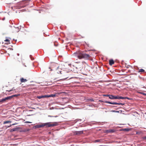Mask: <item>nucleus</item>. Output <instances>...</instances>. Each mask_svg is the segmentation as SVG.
I'll return each instance as SVG.
<instances>
[{"label":"nucleus","instance_id":"f257e3e1","mask_svg":"<svg viewBox=\"0 0 146 146\" xmlns=\"http://www.w3.org/2000/svg\"><path fill=\"white\" fill-rule=\"evenodd\" d=\"M73 55L79 59H84L88 60L90 59V56L89 54H87L81 51H78L74 52Z\"/></svg>","mask_w":146,"mask_h":146},{"label":"nucleus","instance_id":"f03ea898","mask_svg":"<svg viewBox=\"0 0 146 146\" xmlns=\"http://www.w3.org/2000/svg\"><path fill=\"white\" fill-rule=\"evenodd\" d=\"M58 125V123L56 122L50 124V123H43L41 125H37L35 126L36 128H39L44 126H46V127H50L55 126Z\"/></svg>","mask_w":146,"mask_h":146},{"label":"nucleus","instance_id":"7ed1b4c3","mask_svg":"<svg viewBox=\"0 0 146 146\" xmlns=\"http://www.w3.org/2000/svg\"><path fill=\"white\" fill-rule=\"evenodd\" d=\"M60 74H62V76L65 79H67L69 78L70 75V72L64 70H62L59 72Z\"/></svg>","mask_w":146,"mask_h":146},{"label":"nucleus","instance_id":"20e7f679","mask_svg":"<svg viewBox=\"0 0 146 146\" xmlns=\"http://www.w3.org/2000/svg\"><path fill=\"white\" fill-rule=\"evenodd\" d=\"M105 103H106L113 104V105H124V104L122 103H116V102H110L106 101L104 102Z\"/></svg>","mask_w":146,"mask_h":146},{"label":"nucleus","instance_id":"39448f33","mask_svg":"<svg viewBox=\"0 0 146 146\" xmlns=\"http://www.w3.org/2000/svg\"><path fill=\"white\" fill-rule=\"evenodd\" d=\"M114 99H127L128 100H130V99L127 97H123L121 96H114Z\"/></svg>","mask_w":146,"mask_h":146},{"label":"nucleus","instance_id":"423d86ee","mask_svg":"<svg viewBox=\"0 0 146 146\" xmlns=\"http://www.w3.org/2000/svg\"><path fill=\"white\" fill-rule=\"evenodd\" d=\"M11 98V97L9 96L0 100V102H5L6 100L10 99Z\"/></svg>","mask_w":146,"mask_h":146},{"label":"nucleus","instance_id":"0eeeda50","mask_svg":"<svg viewBox=\"0 0 146 146\" xmlns=\"http://www.w3.org/2000/svg\"><path fill=\"white\" fill-rule=\"evenodd\" d=\"M83 133V131H75L74 132V135H79Z\"/></svg>","mask_w":146,"mask_h":146},{"label":"nucleus","instance_id":"6e6552de","mask_svg":"<svg viewBox=\"0 0 146 146\" xmlns=\"http://www.w3.org/2000/svg\"><path fill=\"white\" fill-rule=\"evenodd\" d=\"M115 130L114 129H110L106 130V132L107 133H112L115 132Z\"/></svg>","mask_w":146,"mask_h":146},{"label":"nucleus","instance_id":"1a4fd4ad","mask_svg":"<svg viewBox=\"0 0 146 146\" xmlns=\"http://www.w3.org/2000/svg\"><path fill=\"white\" fill-rule=\"evenodd\" d=\"M48 95H44L42 96H37V98L39 99H40L43 98H48Z\"/></svg>","mask_w":146,"mask_h":146},{"label":"nucleus","instance_id":"9d476101","mask_svg":"<svg viewBox=\"0 0 146 146\" xmlns=\"http://www.w3.org/2000/svg\"><path fill=\"white\" fill-rule=\"evenodd\" d=\"M27 80L26 79L24 78H21L20 79L21 82H25L27 81Z\"/></svg>","mask_w":146,"mask_h":146},{"label":"nucleus","instance_id":"9b49d317","mask_svg":"<svg viewBox=\"0 0 146 146\" xmlns=\"http://www.w3.org/2000/svg\"><path fill=\"white\" fill-rule=\"evenodd\" d=\"M114 61L113 60H109V64L110 65H112L114 64Z\"/></svg>","mask_w":146,"mask_h":146},{"label":"nucleus","instance_id":"f8f14e48","mask_svg":"<svg viewBox=\"0 0 146 146\" xmlns=\"http://www.w3.org/2000/svg\"><path fill=\"white\" fill-rule=\"evenodd\" d=\"M18 128H13L11 130V132H12L14 131H16L17 130Z\"/></svg>","mask_w":146,"mask_h":146},{"label":"nucleus","instance_id":"ddd939ff","mask_svg":"<svg viewBox=\"0 0 146 146\" xmlns=\"http://www.w3.org/2000/svg\"><path fill=\"white\" fill-rule=\"evenodd\" d=\"M102 141L101 139H97L96 140H95L94 141V142L96 143V142H101Z\"/></svg>","mask_w":146,"mask_h":146},{"label":"nucleus","instance_id":"4468645a","mask_svg":"<svg viewBox=\"0 0 146 146\" xmlns=\"http://www.w3.org/2000/svg\"><path fill=\"white\" fill-rule=\"evenodd\" d=\"M145 72V70L143 69H141L139 70V72Z\"/></svg>","mask_w":146,"mask_h":146},{"label":"nucleus","instance_id":"2eb2a0df","mask_svg":"<svg viewBox=\"0 0 146 146\" xmlns=\"http://www.w3.org/2000/svg\"><path fill=\"white\" fill-rule=\"evenodd\" d=\"M11 121H5L4 122L3 124H5L8 123H11Z\"/></svg>","mask_w":146,"mask_h":146},{"label":"nucleus","instance_id":"dca6fc26","mask_svg":"<svg viewBox=\"0 0 146 146\" xmlns=\"http://www.w3.org/2000/svg\"><path fill=\"white\" fill-rule=\"evenodd\" d=\"M114 96L110 95L109 98L111 99H114Z\"/></svg>","mask_w":146,"mask_h":146},{"label":"nucleus","instance_id":"f3484780","mask_svg":"<svg viewBox=\"0 0 146 146\" xmlns=\"http://www.w3.org/2000/svg\"><path fill=\"white\" fill-rule=\"evenodd\" d=\"M20 95L19 94H15L14 95H13L12 96H11V98H12L13 97H17L18 96H19Z\"/></svg>","mask_w":146,"mask_h":146},{"label":"nucleus","instance_id":"a211bd4d","mask_svg":"<svg viewBox=\"0 0 146 146\" xmlns=\"http://www.w3.org/2000/svg\"><path fill=\"white\" fill-rule=\"evenodd\" d=\"M55 96V95L52 94L48 96V98L49 97H54Z\"/></svg>","mask_w":146,"mask_h":146},{"label":"nucleus","instance_id":"6ab92c4d","mask_svg":"<svg viewBox=\"0 0 146 146\" xmlns=\"http://www.w3.org/2000/svg\"><path fill=\"white\" fill-rule=\"evenodd\" d=\"M123 131H129V128H125L123 129Z\"/></svg>","mask_w":146,"mask_h":146},{"label":"nucleus","instance_id":"aec40b11","mask_svg":"<svg viewBox=\"0 0 146 146\" xmlns=\"http://www.w3.org/2000/svg\"><path fill=\"white\" fill-rule=\"evenodd\" d=\"M139 93H140L141 94H143L144 96H146V94L143 93L142 92H139Z\"/></svg>","mask_w":146,"mask_h":146},{"label":"nucleus","instance_id":"412c9836","mask_svg":"<svg viewBox=\"0 0 146 146\" xmlns=\"http://www.w3.org/2000/svg\"><path fill=\"white\" fill-rule=\"evenodd\" d=\"M5 41L9 42L10 41V40L8 39H6L5 40Z\"/></svg>","mask_w":146,"mask_h":146},{"label":"nucleus","instance_id":"4be33fe9","mask_svg":"<svg viewBox=\"0 0 146 146\" xmlns=\"http://www.w3.org/2000/svg\"><path fill=\"white\" fill-rule=\"evenodd\" d=\"M103 96H107L109 97L110 95H104Z\"/></svg>","mask_w":146,"mask_h":146},{"label":"nucleus","instance_id":"5701e85b","mask_svg":"<svg viewBox=\"0 0 146 146\" xmlns=\"http://www.w3.org/2000/svg\"><path fill=\"white\" fill-rule=\"evenodd\" d=\"M17 124L16 123H13V124H12V125H10V126L9 127H11L12 125H15L16 124Z\"/></svg>","mask_w":146,"mask_h":146},{"label":"nucleus","instance_id":"b1692460","mask_svg":"<svg viewBox=\"0 0 146 146\" xmlns=\"http://www.w3.org/2000/svg\"><path fill=\"white\" fill-rule=\"evenodd\" d=\"M48 117H57V116H51V115H48Z\"/></svg>","mask_w":146,"mask_h":146},{"label":"nucleus","instance_id":"393cba45","mask_svg":"<svg viewBox=\"0 0 146 146\" xmlns=\"http://www.w3.org/2000/svg\"><path fill=\"white\" fill-rule=\"evenodd\" d=\"M90 101H91V102H94V100L93 99H90Z\"/></svg>","mask_w":146,"mask_h":146},{"label":"nucleus","instance_id":"a878e982","mask_svg":"<svg viewBox=\"0 0 146 146\" xmlns=\"http://www.w3.org/2000/svg\"><path fill=\"white\" fill-rule=\"evenodd\" d=\"M25 123H31V122H29V121H26L25 122Z\"/></svg>","mask_w":146,"mask_h":146},{"label":"nucleus","instance_id":"bb28decb","mask_svg":"<svg viewBox=\"0 0 146 146\" xmlns=\"http://www.w3.org/2000/svg\"><path fill=\"white\" fill-rule=\"evenodd\" d=\"M143 139H144L146 140V136L143 137Z\"/></svg>","mask_w":146,"mask_h":146},{"label":"nucleus","instance_id":"cd10ccee","mask_svg":"<svg viewBox=\"0 0 146 146\" xmlns=\"http://www.w3.org/2000/svg\"><path fill=\"white\" fill-rule=\"evenodd\" d=\"M82 63H83V64H84V63H85V64H86V63L85 62H84V61H83L82 62Z\"/></svg>","mask_w":146,"mask_h":146},{"label":"nucleus","instance_id":"c85d7f7f","mask_svg":"<svg viewBox=\"0 0 146 146\" xmlns=\"http://www.w3.org/2000/svg\"><path fill=\"white\" fill-rule=\"evenodd\" d=\"M111 111L113 112H115V111H113V110L112 111Z\"/></svg>","mask_w":146,"mask_h":146},{"label":"nucleus","instance_id":"c756f323","mask_svg":"<svg viewBox=\"0 0 146 146\" xmlns=\"http://www.w3.org/2000/svg\"><path fill=\"white\" fill-rule=\"evenodd\" d=\"M113 107H117V106H113Z\"/></svg>","mask_w":146,"mask_h":146},{"label":"nucleus","instance_id":"7c9ffc66","mask_svg":"<svg viewBox=\"0 0 146 146\" xmlns=\"http://www.w3.org/2000/svg\"><path fill=\"white\" fill-rule=\"evenodd\" d=\"M29 129H28V130H27V131H29Z\"/></svg>","mask_w":146,"mask_h":146},{"label":"nucleus","instance_id":"2f4dec72","mask_svg":"<svg viewBox=\"0 0 146 146\" xmlns=\"http://www.w3.org/2000/svg\"><path fill=\"white\" fill-rule=\"evenodd\" d=\"M57 73H59L58 72H57Z\"/></svg>","mask_w":146,"mask_h":146},{"label":"nucleus","instance_id":"473e14b6","mask_svg":"<svg viewBox=\"0 0 146 146\" xmlns=\"http://www.w3.org/2000/svg\"><path fill=\"white\" fill-rule=\"evenodd\" d=\"M100 146H103V145H100Z\"/></svg>","mask_w":146,"mask_h":146},{"label":"nucleus","instance_id":"72a5a7b5","mask_svg":"<svg viewBox=\"0 0 146 146\" xmlns=\"http://www.w3.org/2000/svg\"><path fill=\"white\" fill-rule=\"evenodd\" d=\"M11 91V90H10V91H9H9Z\"/></svg>","mask_w":146,"mask_h":146}]
</instances>
